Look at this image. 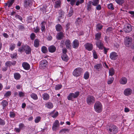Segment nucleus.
Returning a JSON list of instances; mask_svg holds the SVG:
<instances>
[{
	"label": "nucleus",
	"mask_w": 134,
	"mask_h": 134,
	"mask_svg": "<svg viewBox=\"0 0 134 134\" xmlns=\"http://www.w3.org/2000/svg\"><path fill=\"white\" fill-rule=\"evenodd\" d=\"M80 92L77 91L74 93H70L67 96V98L68 100L73 101L74 99L77 98L79 96Z\"/></svg>",
	"instance_id": "f257e3e1"
},
{
	"label": "nucleus",
	"mask_w": 134,
	"mask_h": 134,
	"mask_svg": "<svg viewBox=\"0 0 134 134\" xmlns=\"http://www.w3.org/2000/svg\"><path fill=\"white\" fill-rule=\"evenodd\" d=\"M65 44L67 48L69 49H71V42L69 40L66 39L62 40L60 42V46L63 48Z\"/></svg>",
	"instance_id": "f03ea898"
},
{
	"label": "nucleus",
	"mask_w": 134,
	"mask_h": 134,
	"mask_svg": "<svg viewBox=\"0 0 134 134\" xmlns=\"http://www.w3.org/2000/svg\"><path fill=\"white\" fill-rule=\"evenodd\" d=\"M95 110L98 113L102 112L103 110V106L101 103L99 101H97L94 105Z\"/></svg>",
	"instance_id": "7ed1b4c3"
},
{
	"label": "nucleus",
	"mask_w": 134,
	"mask_h": 134,
	"mask_svg": "<svg viewBox=\"0 0 134 134\" xmlns=\"http://www.w3.org/2000/svg\"><path fill=\"white\" fill-rule=\"evenodd\" d=\"M118 131V128L115 125L111 124L109 126L108 131L110 134H115L117 133Z\"/></svg>",
	"instance_id": "20e7f679"
},
{
	"label": "nucleus",
	"mask_w": 134,
	"mask_h": 134,
	"mask_svg": "<svg viewBox=\"0 0 134 134\" xmlns=\"http://www.w3.org/2000/svg\"><path fill=\"white\" fill-rule=\"evenodd\" d=\"M95 100V97L91 95L88 96L86 99V102L89 105L93 104L94 103Z\"/></svg>",
	"instance_id": "39448f33"
},
{
	"label": "nucleus",
	"mask_w": 134,
	"mask_h": 134,
	"mask_svg": "<svg viewBox=\"0 0 134 134\" xmlns=\"http://www.w3.org/2000/svg\"><path fill=\"white\" fill-rule=\"evenodd\" d=\"M82 69L79 67L76 68L73 72V75L76 77L80 76L81 74Z\"/></svg>",
	"instance_id": "423d86ee"
},
{
	"label": "nucleus",
	"mask_w": 134,
	"mask_h": 134,
	"mask_svg": "<svg viewBox=\"0 0 134 134\" xmlns=\"http://www.w3.org/2000/svg\"><path fill=\"white\" fill-rule=\"evenodd\" d=\"M132 41V38L128 37H126L124 38V44L127 47H129L131 45Z\"/></svg>",
	"instance_id": "0eeeda50"
},
{
	"label": "nucleus",
	"mask_w": 134,
	"mask_h": 134,
	"mask_svg": "<svg viewBox=\"0 0 134 134\" xmlns=\"http://www.w3.org/2000/svg\"><path fill=\"white\" fill-rule=\"evenodd\" d=\"M118 57L117 53L115 52H112L110 54V58L112 60H116Z\"/></svg>",
	"instance_id": "6e6552de"
},
{
	"label": "nucleus",
	"mask_w": 134,
	"mask_h": 134,
	"mask_svg": "<svg viewBox=\"0 0 134 134\" xmlns=\"http://www.w3.org/2000/svg\"><path fill=\"white\" fill-rule=\"evenodd\" d=\"M32 0H24V7L26 8H28L31 4Z\"/></svg>",
	"instance_id": "1a4fd4ad"
},
{
	"label": "nucleus",
	"mask_w": 134,
	"mask_h": 134,
	"mask_svg": "<svg viewBox=\"0 0 134 134\" xmlns=\"http://www.w3.org/2000/svg\"><path fill=\"white\" fill-rule=\"evenodd\" d=\"M48 62L46 60H43L40 62L39 67L41 69L44 68L47 65Z\"/></svg>",
	"instance_id": "9d476101"
},
{
	"label": "nucleus",
	"mask_w": 134,
	"mask_h": 134,
	"mask_svg": "<svg viewBox=\"0 0 134 134\" xmlns=\"http://www.w3.org/2000/svg\"><path fill=\"white\" fill-rule=\"evenodd\" d=\"M85 49L88 51H90L93 49V45L90 43H87L84 45Z\"/></svg>",
	"instance_id": "9b49d317"
},
{
	"label": "nucleus",
	"mask_w": 134,
	"mask_h": 134,
	"mask_svg": "<svg viewBox=\"0 0 134 134\" xmlns=\"http://www.w3.org/2000/svg\"><path fill=\"white\" fill-rule=\"evenodd\" d=\"M132 29L131 25L130 24H128L124 28V31L126 33H129L131 31Z\"/></svg>",
	"instance_id": "f8f14e48"
},
{
	"label": "nucleus",
	"mask_w": 134,
	"mask_h": 134,
	"mask_svg": "<svg viewBox=\"0 0 134 134\" xmlns=\"http://www.w3.org/2000/svg\"><path fill=\"white\" fill-rule=\"evenodd\" d=\"M24 51L27 54H29L31 53V49L29 46L25 45L24 47Z\"/></svg>",
	"instance_id": "ddd939ff"
},
{
	"label": "nucleus",
	"mask_w": 134,
	"mask_h": 134,
	"mask_svg": "<svg viewBox=\"0 0 134 134\" xmlns=\"http://www.w3.org/2000/svg\"><path fill=\"white\" fill-rule=\"evenodd\" d=\"M79 43L77 39L74 40L72 42V46L73 48L77 49L79 47Z\"/></svg>",
	"instance_id": "4468645a"
},
{
	"label": "nucleus",
	"mask_w": 134,
	"mask_h": 134,
	"mask_svg": "<svg viewBox=\"0 0 134 134\" xmlns=\"http://www.w3.org/2000/svg\"><path fill=\"white\" fill-rule=\"evenodd\" d=\"M132 92V90L130 88H128L126 89L124 91V94L126 96L131 95Z\"/></svg>",
	"instance_id": "2eb2a0df"
},
{
	"label": "nucleus",
	"mask_w": 134,
	"mask_h": 134,
	"mask_svg": "<svg viewBox=\"0 0 134 134\" xmlns=\"http://www.w3.org/2000/svg\"><path fill=\"white\" fill-rule=\"evenodd\" d=\"M59 122L58 120H56L53 124L52 129L53 131H55L57 129V128L59 126Z\"/></svg>",
	"instance_id": "dca6fc26"
},
{
	"label": "nucleus",
	"mask_w": 134,
	"mask_h": 134,
	"mask_svg": "<svg viewBox=\"0 0 134 134\" xmlns=\"http://www.w3.org/2000/svg\"><path fill=\"white\" fill-rule=\"evenodd\" d=\"M16 62L14 60L11 61H8L5 63V65L7 67H10L12 65H14L16 64Z\"/></svg>",
	"instance_id": "f3484780"
},
{
	"label": "nucleus",
	"mask_w": 134,
	"mask_h": 134,
	"mask_svg": "<svg viewBox=\"0 0 134 134\" xmlns=\"http://www.w3.org/2000/svg\"><path fill=\"white\" fill-rule=\"evenodd\" d=\"M96 45L100 49H102L104 47L103 43L101 41H98L96 43Z\"/></svg>",
	"instance_id": "a211bd4d"
},
{
	"label": "nucleus",
	"mask_w": 134,
	"mask_h": 134,
	"mask_svg": "<svg viewBox=\"0 0 134 134\" xmlns=\"http://www.w3.org/2000/svg\"><path fill=\"white\" fill-rule=\"evenodd\" d=\"M23 68L25 70H28L30 69V65L27 62H24L22 64Z\"/></svg>",
	"instance_id": "6ab92c4d"
},
{
	"label": "nucleus",
	"mask_w": 134,
	"mask_h": 134,
	"mask_svg": "<svg viewBox=\"0 0 134 134\" xmlns=\"http://www.w3.org/2000/svg\"><path fill=\"white\" fill-rule=\"evenodd\" d=\"M127 78L125 77H122L120 79L119 82L120 84L122 85H125L127 82Z\"/></svg>",
	"instance_id": "aec40b11"
},
{
	"label": "nucleus",
	"mask_w": 134,
	"mask_h": 134,
	"mask_svg": "<svg viewBox=\"0 0 134 134\" xmlns=\"http://www.w3.org/2000/svg\"><path fill=\"white\" fill-rule=\"evenodd\" d=\"M94 68L97 71H100L102 68V66L101 64H97L94 65Z\"/></svg>",
	"instance_id": "412c9836"
},
{
	"label": "nucleus",
	"mask_w": 134,
	"mask_h": 134,
	"mask_svg": "<svg viewBox=\"0 0 134 134\" xmlns=\"http://www.w3.org/2000/svg\"><path fill=\"white\" fill-rule=\"evenodd\" d=\"M83 23L82 19L81 18L78 17L77 18L75 21L76 24L77 25H81Z\"/></svg>",
	"instance_id": "4be33fe9"
},
{
	"label": "nucleus",
	"mask_w": 134,
	"mask_h": 134,
	"mask_svg": "<svg viewBox=\"0 0 134 134\" xmlns=\"http://www.w3.org/2000/svg\"><path fill=\"white\" fill-rule=\"evenodd\" d=\"M49 114L53 118H55L58 115V113L57 111H56L55 110H54L51 112Z\"/></svg>",
	"instance_id": "5701e85b"
},
{
	"label": "nucleus",
	"mask_w": 134,
	"mask_h": 134,
	"mask_svg": "<svg viewBox=\"0 0 134 134\" xmlns=\"http://www.w3.org/2000/svg\"><path fill=\"white\" fill-rule=\"evenodd\" d=\"M49 51L51 53H54L55 52L56 50L55 47L53 46H50L48 48Z\"/></svg>",
	"instance_id": "b1692460"
},
{
	"label": "nucleus",
	"mask_w": 134,
	"mask_h": 134,
	"mask_svg": "<svg viewBox=\"0 0 134 134\" xmlns=\"http://www.w3.org/2000/svg\"><path fill=\"white\" fill-rule=\"evenodd\" d=\"M42 98L44 100H47L49 99V96L47 93H44L42 95Z\"/></svg>",
	"instance_id": "393cba45"
},
{
	"label": "nucleus",
	"mask_w": 134,
	"mask_h": 134,
	"mask_svg": "<svg viewBox=\"0 0 134 134\" xmlns=\"http://www.w3.org/2000/svg\"><path fill=\"white\" fill-rule=\"evenodd\" d=\"M61 58L63 60L66 62L68 61L69 59L68 57L66 54H63L62 55Z\"/></svg>",
	"instance_id": "a878e982"
},
{
	"label": "nucleus",
	"mask_w": 134,
	"mask_h": 134,
	"mask_svg": "<svg viewBox=\"0 0 134 134\" xmlns=\"http://www.w3.org/2000/svg\"><path fill=\"white\" fill-rule=\"evenodd\" d=\"M55 27L56 30L57 31H60L62 29V25L59 24L56 25Z\"/></svg>",
	"instance_id": "bb28decb"
},
{
	"label": "nucleus",
	"mask_w": 134,
	"mask_h": 134,
	"mask_svg": "<svg viewBox=\"0 0 134 134\" xmlns=\"http://www.w3.org/2000/svg\"><path fill=\"white\" fill-rule=\"evenodd\" d=\"M40 45V41L38 39H36L34 41V46L35 47L37 48Z\"/></svg>",
	"instance_id": "cd10ccee"
},
{
	"label": "nucleus",
	"mask_w": 134,
	"mask_h": 134,
	"mask_svg": "<svg viewBox=\"0 0 134 134\" xmlns=\"http://www.w3.org/2000/svg\"><path fill=\"white\" fill-rule=\"evenodd\" d=\"M46 107L49 109H52L53 107V104L51 102L47 103L45 104Z\"/></svg>",
	"instance_id": "c85d7f7f"
},
{
	"label": "nucleus",
	"mask_w": 134,
	"mask_h": 134,
	"mask_svg": "<svg viewBox=\"0 0 134 134\" xmlns=\"http://www.w3.org/2000/svg\"><path fill=\"white\" fill-rule=\"evenodd\" d=\"M101 35V32H98L95 35V39L97 40H99L100 38Z\"/></svg>",
	"instance_id": "c756f323"
},
{
	"label": "nucleus",
	"mask_w": 134,
	"mask_h": 134,
	"mask_svg": "<svg viewBox=\"0 0 134 134\" xmlns=\"http://www.w3.org/2000/svg\"><path fill=\"white\" fill-rule=\"evenodd\" d=\"M57 35V38L58 40H60L62 39L63 36V33L61 32L58 33Z\"/></svg>",
	"instance_id": "7c9ffc66"
},
{
	"label": "nucleus",
	"mask_w": 134,
	"mask_h": 134,
	"mask_svg": "<svg viewBox=\"0 0 134 134\" xmlns=\"http://www.w3.org/2000/svg\"><path fill=\"white\" fill-rule=\"evenodd\" d=\"M14 77L15 79L18 80L20 78L21 75L19 73L16 72L14 74Z\"/></svg>",
	"instance_id": "2f4dec72"
},
{
	"label": "nucleus",
	"mask_w": 134,
	"mask_h": 134,
	"mask_svg": "<svg viewBox=\"0 0 134 134\" xmlns=\"http://www.w3.org/2000/svg\"><path fill=\"white\" fill-rule=\"evenodd\" d=\"M92 1H89L87 4V8L88 10H90L91 9L92 6Z\"/></svg>",
	"instance_id": "473e14b6"
},
{
	"label": "nucleus",
	"mask_w": 134,
	"mask_h": 134,
	"mask_svg": "<svg viewBox=\"0 0 134 134\" xmlns=\"http://www.w3.org/2000/svg\"><path fill=\"white\" fill-rule=\"evenodd\" d=\"M109 75L113 76L115 74V70L113 68H111L109 70Z\"/></svg>",
	"instance_id": "72a5a7b5"
},
{
	"label": "nucleus",
	"mask_w": 134,
	"mask_h": 134,
	"mask_svg": "<svg viewBox=\"0 0 134 134\" xmlns=\"http://www.w3.org/2000/svg\"><path fill=\"white\" fill-rule=\"evenodd\" d=\"M1 104L3 106V109H4L8 105V103L6 100H3L1 102Z\"/></svg>",
	"instance_id": "f704fd0d"
},
{
	"label": "nucleus",
	"mask_w": 134,
	"mask_h": 134,
	"mask_svg": "<svg viewBox=\"0 0 134 134\" xmlns=\"http://www.w3.org/2000/svg\"><path fill=\"white\" fill-rule=\"evenodd\" d=\"M46 24V23L44 22H42L41 24V30L43 32H44L45 31V25Z\"/></svg>",
	"instance_id": "c9c22d12"
},
{
	"label": "nucleus",
	"mask_w": 134,
	"mask_h": 134,
	"mask_svg": "<svg viewBox=\"0 0 134 134\" xmlns=\"http://www.w3.org/2000/svg\"><path fill=\"white\" fill-rule=\"evenodd\" d=\"M74 13V10L73 8H71L69 11L68 16L69 17H71L73 14Z\"/></svg>",
	"instance_id": "e433bc0d"
},
{
	"label": "nucleus",
	"mask_w": 134,
	"mask_h": 134,
	"mask_svg": "<svg viewBox=\"0 0 134 134\" xmlns=\"http://www.w3.org/2000/svg\"><path fill=\"white\" fill-rule=\"evenodd\" d=\"M31 97L35 100H37L38 99L37 95L34 93H32L30 95Z\"/></svg>",
	"instance_id": "4c0bfd02"
},
{
	"label": "nucleus",
	"mask_w": 134,
	"mask_h": 134,
	"mask_svg": "<svg viewBox=\"0 0 134 134\" xmlns=\"http://www.w3.org/2000/svg\"><path fill=\"white\" fill-rule=\"evenodd\" d=\"M61 2L60 1H57L55 3V8H58L60 7Z\"/></svg>",
	"instance_id": "58836bf2"
},
{
	"label": "nucleus",
	"mask_w": 134,
	"mask_h": 134,
	"mask_svg": "<svg viewBox=\"0 0 134 134\" xmlns=\"http://www.w3.org/2000/svg\"><path fill=\"white\" fill-rule=\"evenodd\" d=\"M99 0H93L92 1V4L94 6H96L99 3Z\"/></svg>",
	"instance_id": "ea45409f"
},
{
	"label": "nucleus",
	"mask_w": 134,
	"mask_h": 134,
	"mask_svg": "<svg viewBox=\"0 0 134 134\" xmlns=\"http://www.w3.org/2000/svg\"><path fill=\"white\" fill-rule=\"evenodd\" d=\"M41 51L43 53H46L48 51L47 48L44 46H42L41 48Z\"/></svg>",
	"instance_id": "a19ab883"
},
{
	"label": "nucleus",
	"mask_w": 134,
	"mask_h": 134,
	"mask_svg": "<svg viewBox=\"0 0 134 134\" xmlns=\"http://www.w3.org/2000/svg\"><path fill=\"white\" fill-rule=\"evenodd\" d=\"M19 127L21 130L24 129L25 127V126L23 123H20L19 125Z\"/></svg>",
	"instance_id": "79ce46f5"
},
{
	"label": "nucleus",
	"mask_w": 134,
	"mask_h": 134,
	"mask_svg": "<svg viewBox=\"0 0 134 134\" xmlns=\"http://www.w3.org/2000/svg\"><path fill=\"white\" fill-rule=\"evenodd\" d=\"M113 29L111 27H109L106 30V33L107 34H109L112 32Z\"/></svg>",
	"instance_id": "37998d69"
},
{
	"label": "nucleus",
	"mask_w": 134,
	"mask_h": 134,
	"mask_svg": "<svg viewBox=\"0 0 134 134\" xmlns=\"http://www.w3.org/2000/svg\"><path fill=\"white\" fill-rule=\"evenodd\" d=\"M89 74L87 72H86L85 73L84 75V78L86 80H87L89 78Z\"/></svg>",
	"instance_id": "c03bdc74"
},
{
	"label": "nucleus",
	"mask_w": 134,
	"mask_h": 134,
	"mask_svg": "<svg viewBox=\"0 0 134 134\" xmlns=\"http://www.w3.org/2000/svg\"><path fill=\"white\" fill-rule=\"evenodd\" d=\"M14 2V0H12L10 2L6 3V5L8 6V7H10L13 4Z\"/></svg>",
	"instance_id": "a18cd8bd"
},
{
	"label": "nucleus",
	"mask_w": 134,
	"mask_h": 134,
	"mask_svg": "<svg viewBox=\"0 0 134 134\" xmlns=\"http://www.w3.org/2000/svg\"><path fill=\"white\" fill-rule=\"evenodd\" d=\"M69 130L66 129H62L59 132V133H65L66 132H69Z\"/></svg>",
	"instance_id": "49530a36"
},
{
	"label": "nucleus",
	"mask_w": 134,
	"mask_h": 134,
	"mask_svg": "<svg viewBox=\"0 0 134 134\" xmlns=\"http://www.w3.org/2000/svg\"><path fill=\"white\" fill-rule=\"evenodd\" d=\"M62 86L61 84H58L55 85V89L56 90H59L61 89Z\"/></svg>",
	"instance_id": "de8ad7c7"
},
{
	"label": "nucleus",
	"mask_w": 134,
	"mask_h": 134,
	"mask_svg": "<svg viewBox=\"0 0 134 134\" xmlns=\"http://www.w3.org/2000/svg\"><path fill=\"white\" fill-rule=\"evenodd\" d=\"M41 118L40 116H38L36 117L35 120V123H38L41 120Z\"/></svg>",
	"instance_id": "09e8293b"
},
{
	"label": "nucleus",
	"mask_w": 134,
	"mask_h": 134,
	"mask_svg": "<svg viewBox=\"0 0 134 134\" xmlns=\"http://www.w3.org/2000/svg\"><path fill=\"white\" fill-rule=\"evenodd\" d=\"M15 44H11L10 46L9 49L11 51H13L15 48Z\"/></svg>",
	"instance_id": "8fccbe9b"
},
{
	"label": "nucleus",
	"mask_w": 134,
	"mask_h": 134,
	"mask_svg": "<svg viewBox=\"0 0 134 134\" xmlns=\"http://www.w3.org/2000/svg\"><path fill=\"white\" fill-rule=\"evenodd\" d=\"M114 80V78L113 77H111L108 80V84H110L112 83L113 81Z\"/></svg>",
	"instance_id": "3c124183"
},
{
	"label": "nucleus",
	"mask_w": 134,
	"mask_h": 134,
	"mask_svg": "<svg viewBox=\"0 0 134 134\" xmlns=\"http://www.w3.org/2000/svg\"><path fill=\"white\" fill-rule=\"evenodd\" d=\"M84 0H78L76 2V5L77 6H78L80 4L84 2Z\"/></svg>",
	"instance_id": "603ef678"
},
{
	"label": "nucleus",
	"mask_w": 134,
	"mask_h": 134,
	"mask_svg": "<svg viewBox=\"0 0 134 134\" xmlns=\"http://www.w3.org/2000/svg\"><path fill=\"white\" fill-rule=\"evenodd\" d=\"M11 94L12 93L10 91H8L5 93L4 95V96L5 97H8L10 96Z\"/></svg>",
	"instance_id": "864d4df0"
},
{
	"label": "nucleus",
	"mask_w": 134,
	"mask_h": 134,
	"mask_svg": "<svg viewBox=\"0 0 134 134\" xmlns=\"http://www.w3.org/2000/svg\"><path fill=\"white\" fill-rule=\"evenodd\" d=\"M115 1L118 4L120 5L122 4L124 2V0H115Z\"/></svg>",
	"instance_id": "5fc2aeb1"
},
{
	"label": "nucleus",
	"mask_w": 134,
	"mask_h": 134,
	"mask_svg": "<svg viewBox=\"0 0 134 134\" xmlns=\"http://www.w3.org/2000/svg\"><path fill=\"white\" fill-rule=\"evenodd\" d=\"M15 116V114L14 112L10 111L9 113V116L11 118H14Z\"/></svg>",
	"instance_id": "6e6d98bb"
},
{
	"label": "nucleus",
	"mask_w": 134,
	"mask_h": 134,
	"mask_svg": "<svg viewBox=\"0 0 134 134\" xmlns=\"http://www.w3.org/2000/svg\"><path fill=\"white\" fill-rule=\"evenodd\" d=\"M108 7L109 9L112 10H113L114 9L113 5L112 3H110L108 4Z\"/></svg>",
	"instance_id": "4d7b16f0"
},
{
	"label": "nucleus",
	"mask_w": 134,
	"mask_h": 134,
	"mask_svg": "<svg viewBox=\"0 0 134 134\" xmlns=\"http://www.w3.org/2000/svg\"><path fill=\"white\" fill-rule=\"evenodd\" d=\"M68 2H70V4L71 5L73 6L75 3L76 0H67Z\"/></svg>",
	"instance_id": "13d9d810"
},
{
	"label": "nucleus",
	"mask_w": 134,
	"mask_h": 134,
	"mask_svg": "<svg viewBox=\"0 0 134 134\" xmlns=\"http://www.w3.org/2000/svg\"><path fill=\"white\" fill-rule=\"evenodd\" d=\"M18 27L19 30L21 31H23L25 29L23 25H19Z\"/></svg>",
	"instance_id": "bf43d9fd"
},
{
	"label": "nucleus",
	"mask_w": 134,
	"mask_h": 134,
	"mask_svg": "<svg viewBox=\"0 0 134 134\" xmlns=\"http://www.w3.org/2000/svg\"><path fill=\"white\" fill-rule=\"evenodd\" d=\"M17 53H14L13 54H11L10 57L13 59H16L17 56Z\"/></svg>",
	"instance_id": "052dcab7"
},
{
	"label": "nucleus",
	"mask_w": 134,
	"mask_h": 134,
	"mask_svg": "<svg viewBox=\"0 0 134 134\" xmlns=\"http://www.w3.org/2000/svg\"><path fill=\"white\" fill-rule=\"evenodd\" d=\"M25 45H22L21 47H19L18 49V51L21 52L24 50V47Z\"/></svg>",
	"instance_id": "680f3d73"
},
{
	"label": "nucleus",
	"mask_w": 134,
	"mask_h": 134,
	"mask_svg": "<svg viewBox=\"0 0 134 134\" xmlns=\"http://www.w3.org/2000/svg\"><path fill=\"white\" fill-rule=\"evenodd\" d=\"M15 17L16 19H19L20 21H22L23 18L22 17L18 14H16L15 15Z\"/></svg>",
	"instance_id": "e2e57ef3"
},
{
	"label": "nucleus",
	"mask_w": 134,
	"mask_h": 134,
	"mask_svg": "<svg viewBox=\"0 0 134 134\" xmlns=\"http://www.w3.org/2000/svg\"><path fill=\"white\" fill-rule=\"evenodd\" d=\"M5 124L4 121L0 118V125L3 126L5 125Z\"/></svg>",
	"instance_id": "0e129e2a"
},
{
	"label": "nucleus",
	"mask_w": 134,
	"mask_h": 134,
	"mask_svg": "<svg viewBox=\"0 0 134 134\" xmlns=\"http://www.w3.org/2000/svg\"><path fill=\"white\" fill-rule=\"evenodd\" d=\"M103 26L100 24H98L97 25V28L99 30H100L102 28Z\"/></svg>",
	"instance_id": "69168bd1"
},
{
	"label": "nucleus",
	"mask_w": 134,
	"mask_h": 134,
	"mask_svg": "<svg viewBox=\"0 0 134 134\" xmlns=\"http://www.w3.org/2000/svg\"><path fill=\"white\" fill-rule=\"evenodd\" d=\"M30 36L32 40H33L35 37V35L34 33H32L31 34Z\"/></svg>",
	"instance_id": "338daca9"
},
{
	"label": "nucleus",
	"mask_w": 134,
	"mask_h": 134,
	"mask_svg": "<svg viewBox=\"0 0 134 134\" xmlns=\"http://www.w3.org/2000/svg\"><path fill=\"white\" fill-rule=\"evenodd\" d=\"M19 95L20 97H23L24 96L25 93L22 92H19Z\"/></svg>",
	"instance_id": "774afa93"
}]
</instances>
